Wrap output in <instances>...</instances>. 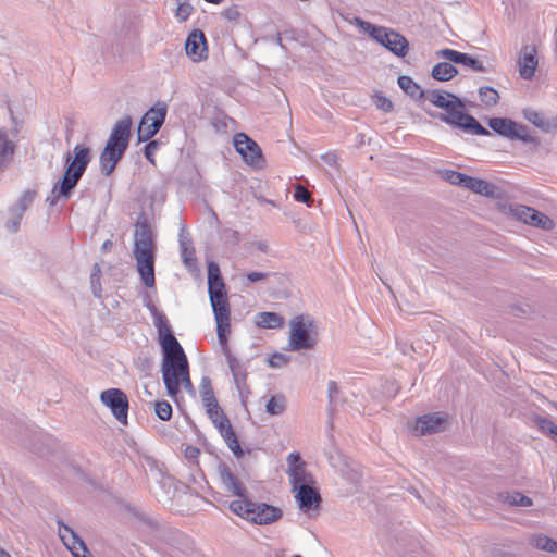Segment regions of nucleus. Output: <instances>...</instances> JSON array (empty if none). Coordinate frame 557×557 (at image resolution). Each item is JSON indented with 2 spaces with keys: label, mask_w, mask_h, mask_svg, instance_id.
Segmentation results:
<instances>
[{
  "label": "nucleus",
  "mask_w": 557,
  "mask_h": 557,
  "mask_svg": "<svg viewBox=\"0 0 557 557\" xmlns=\"http://www.w3.org/2000/svg\"><path fill=\"white\" fill-rule=\"evenodd\" d=\"M230 510L238 517L260 525H268L280 520L283 516L281 508L245 499L231 502Z\"/></svg>",
  "instance_id": "6"
},
{
  "label": "nucleus",
  "mask_w": 557,
  "mask_h": 557,
  "mask_svg": "<svg viewBox=\"0 0 557 557\" xmlns=\"http://www.w3.org/2000/svg\"><path fill=\"white\" fill-rule=\"evenodd\" d=\"M488 126L496 134L508 139H519L524 144L535 143V138L530 135L529 127L519 124L507 117H492L488 120Z\"/></svg>",
  "instance_id": "10"
},
{
  "label": "nucleus",
  "mask_w": 557,
  "mask_h": 557,
  "mask_svg": "<svg viewBox=\"0 0 557 557\" xmlns=\"http://www.w3.org/2000/svg\"><path fill=\"white\" fill-rule=\"evenodd\" d=\"M425 100L433 106L445 110L440 119L450 125L461 128L466 133L480 136H488L491 132L483 127L475 117L463 112L462 101L454 94L445 90H426Z\"/></svg>",
  "instance_id": "1"
},
{
  "label": "nucleus",
  "mask_w": 557,
  "mask_h": 557,
  "mask_svg": "<svg viewBox=\"0 0 557 557\" xmlns=\"http://www.w3.org/2000/svg\"><path fill=\"white\" fill-rule=\"evenodd\" d=\"M290 484L293 491L298 490L301 485H313L315 483L313 476L306 471L305 463L289 469Z\"/></svg>",
  "instance_id": "21"
},
{
  "label": "nucleus",
  "mask_w": 557,
  "mask_h": 557,
  "mask_svg": "<svg viewBox=\"0 0 557 557\" xmlns=\"http://www.w3.org/2000/svg\"><path fill=\"white\" fill-rule=\"evenodd\" d=\"M233 380H234L236 389L238 392L240 401H242V404L245 405L247 403V399H248L249 395H250V389H249V387L247 385V373L243 374V375H239V376H236V377H233Z\"/></svg>",
  "instance_id": "36"
},
{
  "label": "nucleus",
  "mask_w": 557,
  "mask_h": 557,
  "mask_svg": "<svg viewBox=\"0 0 557 557\" xmlns=\"http://www.w3.org/2000/svg\"><path fill=\"white\" fill-rule=\"evenodd\" d=\"M295 498L298 503L299 509L309 513L311 510H318L322 502L321 495L313 485H301L298 490H295Z\"/></svg>",
  "instance_id": "16"
},
{
  "label": "nucleus",
  "mask_w": 557,
  "mask_h": 557,
  "mask_svg": "<svg viewBox=\"0 0 557 557\" xmlns=\"http://www.w3.org/2000/svg\"><path fill=\"white\" fill-rule=\"evenodd\" d=\"M227 444V447L233 451V454L237 457V458H240L243 457L244 455V451L239 445V442L237 440V436L234 437V438H231L228 441L225 442Z\"/></svg>",
  "instance_id": "54"
},
{
  "label": "nucleus",
  "mask_w": 557,
  "mask_h": 557,
  "mask_svg": "<svg viewBox=\"0 0 557 557\" xmlns=\"http://www.w3.org/2000/svg\"><path fill=\"white\" fill-rule=\"evenodd\" d=\"M186 54L195 62L207 58L208 48L203 32L200 29L193 30L185 42Z\"/></svg>",
  "instance_id": "17"
},
{
  "label": "nucleus",
  "mask_w": 557,
  "mask_h": 557,
  "mask_svg": "<svg viewBox=\"0 0 557 557\" xmlns=\"http://www.w3.org/2000/svg\"><path fill=\"white\" fill-rule=\"evenodd\" d=\"M339 394L338 386L335 381H330L327 383V397H329V413L330 417L333 416L336 405V399Z\"/></svg>",
  "instance_id": "45"
},
{
  "label": "nucleus",
  "mask_w": 557,
  "mask_h": 557,
  "mask_svg": "<svg viewBox=\"0 0 557 557\" xmlns=\"http://www.w3.org/2000/svg\"><path fill=\"white\" fill-rule=\"evenodd\" d=\"M132 117L126 115L120 119L113 126L106 147L100 153V171L109 176L115 170L116 164L128 148L131 139Z\"/></svg>",
  "instance_id": "3"
},
{
  "label": "nucleus",
  "mask_w": 557,
  "mask_h": 557,
  "mask_svg": "<svg viewBox=\"0 0 557 557\" xmlns=\"http://www.w3.org/2000/svg\"><path fill=\"white\" fill-rule=\"evenodd\" d=\"M220 483L223 490L238 497L239 499L247 498V490L243 482L232 471L231 467L225 462H220L216 468Z\"/></svg>",
  "instance_id": "14"
},
{
  "label": "nucleus",
  "mask_w": 557,
  "mask_h": 557,
  "mask_svg": "<svg viewBox=\"0 0 557 557\" xmlns=\"http://www.w3.org/2000/svg\"><path fill=\"white\" fill-rule=\"evenodd\" d=\"M134 237V257L137 271L143 284L147 287H153L156 283L153 243L151 228L146 218L138 219L135 225Z\"/></svg>",
  "instance_id": "2"
},
{
  "label": "nucleus",
  "mask_w": 557,
  "mask_h": 557,
  "mask_svg": "<svg viewBox=\"0 0 557 557\" xmlns=\"http://www.w3.org/2000/svg\"><path fill=\"white\" fill-rule=\"evenodd\" d=\"M221 15L228 22H237L240 16H242V13L238 9V5H231L228 8H225Z\"/></svg>",
  "instance_id": "50"
},
{
  "label": "nucleus",
  "mask_w": 557,
  "mask_h": 557,
  "mask_svg": "<svg viewBox=\"0 0 557 557\" xmlns=\"http://www.w3.org/2000/svg\"><path fill=\"white\" fill-rule=\"evenodd\" d=\"M539 428L543 431L548 433L552 438L557 443V425L547 418H541L539 417L536 419Z\"/></svg>",
  "instance_id": "46"
},
{
  "label": "nucleus",
  "mask_w": 557,
  "mask_h": 557,
  "mask_svg": "<svg viewBox=\"0 0 557 557\" xmlns=\"http://www.w3.org/2000/svg\"><path fill=\"white\" fill-rule=\"evenodd\" d=\"M479 97L480 100L486 106V107H494L499 101V95L496 89L493 87H481L479 89Z\"/></svg>",
  "instance_id": "32"
},
{
  "label": "nucleus",
  "mask_w": 557,
  "mask_h": 557,
  "mask_svg": "<svg viewBox=\"0 0 557 557\" xmlns=\"http://www.w3.org/2000/svg\"><path fill=\"white\" fill-rule=\"evenodd\" d=\"M287 461H288L289 469H292V467H298L300 463H304L300 460L299 455L298 454H293V453L288 455Z\"/></svg>",
  "instance_id": "60"
},
{
  "label": "nucleus",
  "mask_w": 557,
  "mask_h": 557,
  "mask_svg": "<svg viewBox=\"0 0 557 557\" xmlns=\"http://www.w3.org/2000/svg\"><path fill=\"white\" fill-rule=\"evenodd\" d=\"M34 198H35L34 193L30 190H26L18 198L17 202L15 205H13L10 209L14 210L15 212L24 214V212L27 210V208L34 201Z\"/></svg>",
  "instance_id": "37"
},
{
  "label": "nucleus",
  "mask_w": 557,
  "mask_h": 557,
  "mask_svg": "<svg viewBox=\"0 0 557 557\" xmlns=\"http://www.w3.org/2000/svg\"><path fill=\"white\" fill-rule=\"evenodd\" d=\"M294 198H295V200H297L299 202L307 203L308 206L310 205V201L312 200L310 193L302 185L296 186V188L294 190Z\"/></svg>",
  "instance_id": "49"
},
{
  "label": "nucleus",
  "mask_w": 557,
  "mask_h": 557,
  "mask_svg": "<svg viewBox=\"0 0 557 557\" xmlns=\"http://www.w3.org/2000/svg\"><path fill=\"white\" fill-rule=\"evenodd\" d=\"M509 210H510L511 215L515 216L517 220H519L525 224L530 223L532 213H533V208L524 206V205L516 203V205H511Z\"/></svg>",
  "instance_id": "31"
},
{
  "label": "nucleus",
  "mask_w": 557,
  "mask_h": 557,
  "mask_svg": "<svg viewBox=\"0 0 557 557\" xmlns=\"http://www.w3.org/2000/svg\"><path fill=\"white\" fill-rule=\"evenodd\" d=\"M0 557H11V555L4 549L0 548Z\"/></svg>",
  "instance_id": "64"
},
{
  "label": "nucleus",
  "mask_w": 557,
  "mask_h": 557,
  "mask_svg": "<svg viewBox=\"0 0 557 557\" xmlns=\"http://www.w3.org/2000/svg\"><path fill=\"white\" fill-rule=\"evenodd\" d=\"M180 245H181V250H182L183 262L185 264H189V258L186 256V251H187V247L191 245V240L189 238H187V236H185L184 227H182L181 233H180Z\"/></svg>",
  "instance_id": "53"
},
{
  "label": "nucleus",
  "mask_w": 557,
  "mask_h": 557,
  "mask_svg": "<svg viewBox=\"0 0 557 557\" xmlns=\"http://www.w3.org/2000/svg\"><path fill=\"white\" fill-rule=\"evenodd\" d=\"M235 150L244 161L253 166H261L264 162L259 145L245 133H237L234 136Z\"/></svg>",
  "instance_id": "13"
},
{
  "label": "nucleus",
  "mask_w": 557,
  "mask_h": 557,
  "mask_svg": "<svg viewBox=\"0 0 557 557\" xmlns=\"http://www.w3.org/2000/svg\"><path fill=\"white\" fill-rule=\"evenodd\" d=\"M168 113L165 103L157 102L141 117L137 137L138 141L150 140L161 128Z\"/></svg>",
  "instance_id": "9"
},
{
  "label": "nucleus",
  "mask_w": 557,
  "mask_h": 557,
  "mask_svg": "<svg viewBox=\"0 0 557 557\" xmlns=\"http://www.w3.org/2000/svg\"><path fill=\"white\" fill-rule=\"evenodd\" d=\"M461 65H465L475 72L485 73L487 72V67L483 64L482 61L471 57L468 53H465L462 61H460Z\"/></svg>",
  "instance_id": "44"
},
{
  "label": "nucleus",
  "mask_w": 557,
  "mask_h": 557,
  "mask_svg": "<svg viewBox=\"0 0 557 557\" xmlns=\"http://www.w3.org/2000/svg\"><path fill=\"white\" fill-rule=\"evenodd\" d=\"M11 219L7 222V228L12 232L16 233L20 228L21 221L24 214L15 212L14 210L10 209Z\"/></svg>",
  "instance_id": "48"
},
{
  "label": "nucleus",
  "mask_w": 557,
  "mask_h": 557,
  "mask_svg": "<svg viewBox=\"0 0 557 557\" xmlns=\"http://www.w3.org/2000/svg\"><path fill=\"white\" fill-rule=\"evenodd\" d=\"M467 174H463L461 172L455 171V170H445L443 173V177L445 181L453 185L461 186L463 187Z\"/></svg>",
  "instance_id": "42"
},
{
  "label": "nucleus",
  "mask_w": 557,
  "mask_h": 557,
  "mask_svg": "<svg viewBox=\"0 0 557 557\" xmlns=\"http://www.w3.org/2000/svg\"><path fill=\"white\" fill-rule=\"evenodd\" d=\"M74 157L71 154L66 156V169L59 184L54 185L51 190V196L47 198V201L51 206H54L60 197L69 199L72 190L77 185L78 181L85 173L90 162V149L83 145H76L74 147Z\"/></svg>",
  "instance_id": "4"
},
{
  "label": "nucleus",
  "mask_w": 557,
  "mask_h": 557,
  "mask_svg": "<svg viewBox=\"0 0 557 557\" xmlns=\"http://www.w3.org/2000/svg\"><path fill=\"white\" fill-rule=\"evenodd\" d=\"M465 188L483 196H491L493 194L494 186L485 180L467 176Z\"/></svg>",
  "instance_id": "26"
},
{
  "label": "nucleus",
  "mask_w": 557,
  "mask_h": 557,
  "mask_svg": "<svg viewBox=\"0 0 557 557\" xmlns=\"http://www.w3.org/2000/svg\"><path fill=\"white\" fill-rule=\"evenodd\" d=\"M100 400L110 408L112 414L120 423L127 424L128 399L122 389H106L100 394Z\"/></svg>",
  "instance_id": "12"
},
{
  "label": "nucleus",
  "mask_w": 557,
  "mask_h": 557,
  "mask_svg": "<svg viewBox=\"0 0 557 557\" xmlns=\"http://www.w3.org/2000/svg\"><path fill=\"white\" fill-rule=\"evenodd\" d=\"M256 325L261 329H281L284 325V318L276 312L263 311L257 313Z\"/></svg>",
  "instance_id": "22"
},
{
  "label": "nucleus",
  "mask_w": 557,
  "mask_h": 557,
  "mask_svg": "<svg viewBox=\"0 0 557 557\" xmlns=\"http://www.w3.org/2000/svg\"><path fill=\"white\" fill-rule=\"evenodd\" d=\"M59 532L61 540L72 552L74 557H81L76 552L77 549H82L84 553L88 552L84 541L73 531V529L62 522H59Z\"/></svg>",
  "instance_id": "20"
},
{
  "label": "nucleus",
  "mask_w": 557,
  "mask_h": 557,
  "mask_svg": "<svg viewBox=\"0 0 557 557\" xmlns=\"http://www.w3.org/2000/svg\"><path fill=\"white\" fill-rule=\"evenodd\" d=\"M111 246H112V242H111V240H106V242L102 244L101 249H102L103 251H107Z\"/></svg>",
  "instance_id": "62"
},
{
  "label": "nucleus",
  "mask_w": 557,
  "mask_h": 557,
  "mask_svg": "<svg viewBox=\"0 0 557 557\" xmlns=\"http://www.w3.org/2000/svg\"><path fill=\"white\" fill-rule=\"evenodd\" d=\"M537 67V51L534 46L525 45L519 58V74L523 79H531Z\"/></svg>",
  "instance_id": "18"
},
{
  "label": "nucleus",
  "mask_w": 557,
  "mask_h": 557,
  "mask_svg": "<svg viewBox=\"0 0 557 557\" xmlns=\"http://www.w3.org/2000/svg\"><path fill=\"white\" fill-rule=\"evenodd\" d=\"M446 419L440 413H429L416 419L412 432L417 436L434 434L445 429Z\"/></svg>",
  "instance_id": "15"
},
{
  "label": "nucleus",
  "mask_w": 557,
  "mask_h": 557,
  "mask_svg": "<svg viewBox=\"0 0 557 557\" xmlns=\"http://www.w3.org/2000/svg\"><path fill=\"white\" fill-rule=\"evenodd\" d=\"M210 304H211L212 308H216V306L218 307H224V306L230 305L227 296H223L222 298H220V297L219 298H211L210 299Z\"/></svg>",
  "instance_id": "59"
},
{
  "label": "nucleus",
  "mask_w": 557,
  "mask_h": 557,
  "mask_svg": "<svg viewBox=\"0 0 557 557\" xmlns=\"http://www.w3.org/2000/svg\"><path fill=\"white\" fill-rule=\"evenodd\" d=\"M529 225L540 227L545 231H549L554 227V222L550 218H548L544 213L539 212L535 209H533L532 218H531Z\"/></svg>",
  "instance_id": "33"
},
{
  "label": "nucleus",
  "mask_w": 557,
  "mask_h": 557,
  "mask_svg": "<svg viewBox=\"0 0 557 557\" xmlns=\"http://www.w3.org/2000/svg\"><path fill=\"white\" fill-rule=\"evenodd\" d=\"M268 276H269V273H264V272H250V273L247 274V280L250 283H255V282H258V281H261V280H265Z\"/></svg>",
  "instance_id": "56"
},
{
  "label": "nucleus",
  "mask_w": 557,
  "mask_h": 557,
  "mask_svg": "<svg viewBox=\"0 0 557 557\" xmlns=\"http://www.w3.org/2000/svg\"><path fill=\"white\" fill-rule=\"evenodd\" d=\"M288 350L311 349L317 344L315 324L309 315H296L289 323Z\"/></svg>",
  "instance_id": "7"
},
{
  "label": "nucleus",
  "mask_w": 557,
  "mask_h": 557,
  "mask_svg": "<svg viewBox=\"0 0 557 557\" xmlns=\"http://www.w3.org/2000/svg\"><path fill=\"white\" fill-rule=\"evenodd\" d=\"M223 354L233 377L247 373L245 366L232 354L231 349L223 350Z\"/></svg>",
  "instance_id": "30"
},
{
  "label": "nucleus",
  "mask_w": 557,
  "mask_h": 557,
  "mask_svg": "<svg viewBox=\"0 0 557 557\" xmlns=\"http://www.w3.org/2000/svg\"><path fill=\"white\" fill-rule=\"evenodd\" d=\"M193 255H194V250H193V249L190 250V249H189V247H187L186 256L189 258V262H190L191 260H195V258L193 257Z\"/></svg>",
  "instance_id": "63"
},
{
  "label": "nucleus",
  "mask_w": 557,
  "mask_h": 557,
  "mask_svg": "<svg viewBox=\"0 0 557 557\" xmlns=\"http://www.w3.org/2000/svg\"><path fill=\"white\" fill-rule=\"evenodd\" d=\"M186 455L188 458H195L199 455V449L196 447H188L186 449Z\"/></svg>",
  "instance_id": "61"
},
{
  "label": "nucleus",
  "mask_w": 557,
  "mask_h": 557,
  "mask_svg": "<svg viewBox=\"0 0 557 557\" xmlns=\"http://www.w3.org/2000/svg\"><path fill=\"white\" fill-rule=\"evenodd\" d=\"M458 74L457 67L450 62H438L432 69L431 75L435 81L447 82Z\"/></svg>",
  "instance_id": "24"
},
{
  "label": "nucleus",
  "mask_w": 557,
  "mask_h": 557,
  "mask_svg": "<svg viewBox=\"0 0 557 557\" xmlns=\"http://www.w3.org/2000/svg\"><path fill=\"white\" fill-rule=\"evenodd\" d=\"M463 55H465L463 52H460V51H457L454 49H449V48H444V49L436 51L437 58L445 59L448 62H450L451 64L453 63L460 64V61H462Z\"/></svg>",
  "instance_id": "39"
},
{
  "label": "nucleus",
  "mask_w": 557,
  "mask_h": 557,
  "mask_svg": "<svg viewBox=\"0 0 557 557\" xmlns=\"http://www.w3.org/2000/svg\"><path fill=\"white\" fill-rule=\"evenodd\" d=\"M215 321H231V309L230 305L224 307L212 308Z\"/></svg>",
  "instance_id": "52"
},
{
  "label": "nucleus",
  "mask_w": 557,
  "mask_h": 557,
  "mask_svg": "<svg viewBox=\"0 0 557 557\" xmlns=\"http://www.w3.org/2000/svg\"><path fill=\"white\" fill-rule=\"evenodd\" d=\"M208 292L210 299L227 296L225 284L215 263H210L208 267Z\"/></svg>",
  "instance_id": "19"
},
{
  "label": "nucleus",
  "mask_w": 557,
  "mask_h": 557,
  "mask_svg": "<svg viewBox=\"0 0 557 557\" xmlns=\"http://www.w3.org/2000/svg\"><path fill=\"white\" fill-rule=\"evenodd\" d=\"M218 339L221 345L222 351L230 349L227 344V334L231 332L230 321H215Z\"/></svg>",
  "instance_id": "35"
},
{
  "label": "nucleus",
  "mask_w": 557,
  "mask_h": 557,
  "mask_svg": "<svg viewBox=\"0 0 557 557\" xmlns=\"http://www.w3.org/2000/svg\"><path fill=\"white\" fill-rule=\"evenodd\" d=\"M200 396L207 411H212V409L220 407L211 385V380L208 376L201 379Z\"/></svg>",
  "instance_id": "23"
},
{
  "label": "nucleus",
  "mask_w": 557,
  "mask_h": 557,
  "mask_svg": "<svg viewBox=\"0 0 557 557\" xmlns=\"http://www.w3.org/2000/svg\"><path fill=\"white\" fill-rule=\"evenodd\" d=\"M290 361V357L281 352H274L269 358V366L271 368H281L286 366Z\"/></svg>",
  "instance_id": "47"
},
{
  "label": "nucleus",
  "mask_w": 557,
  "mask_h": 557,
  "mask_svg": "<svg viewBox=\"0 0 557 557\" xmlns=\"http://www.w3.org/2000/svg\"><path fill=\"white\" fill-rule=\"evenodd\" d=\"M530 544L540 550L557 553V542L544 534H536L530 539Z\"/></svg>",
  "instance_id": "29"
},
{
  "label": "nucleus",
  "mask_w": 557,
  "mask_h": 557,
  "mask_svg": "<svg viewBox=\"0 0 557 557\" xmlns=\"http://www.w3.org/2000/svg\"><path fill=\"white\" fill-rule=\"evenodd\" d=\"M176 2H177V8L175 11V17L180 22H186L190 17V15L194 13L195 9L187 1L176 0Z\"/></svg>",
  "instance_id": "38"
},
{
  "label": "nucleus",
  "mask_w": 557,
  "mask_h": 557,
  "mask_svg": "<svg viewBox=\"0 0 557 557\" xmlns=\"http://www.w3.org/2000/svg\"><path fill=\"white\" fill-rule=\"evenodd\" d=\"M523 115L530 123H532L536 127L547 129V123L545 122V119L542 113L536 112L534 110H524Z\"/></svg>",
  "instance_id": "43"
},
{
  "label": "nucleus",
  "mask_w": 557,
  "mask_h": 557,
  "mask_svg": "<svg viewBox=\"0 0 557 557\" xmlns=\"http://www.w3.org/2000/svg\"><path fill=\"white\" fill-rule=\"evenodd\" d=\"M148 308L150 309L153 315L154 326L158 330L159 342L162 348L163 358L165 356H170L183 349V347L174 336L173 332L171 331L165 314L158 311V309L153 305L148 306Z\"/></svg>",
  "instance_id": "11"
},
{
  "label": "nucleus",
  "mask_w": 557,
  "mask_h": 557,
  "mask_svg": "<svg viewBox=\"0 0 557 557\" xmlns=\"http://www.w3.org/2000/svg\"><path fill=\"white\" fill-rule=\"evenodd\" d=\"M157 417L162 421H169L172 417V406L166 400H159L154 404Z\"/></svg>",
  "instance_id": "40"
},
{
  "label": "nucleus",
  "mask_w": 557,
  "mask_h": 557,
  "mask_svg": "<svg viewBox=\"0 0 557 557\" xmlns=\"http://www.w3.org/2000/svg\"><path fill=\"white\" fill-rule=\"evenodd\" d=\"M286 410V397L283 394L273 395L265 404V411L271 416H281Z\"/></svg>",
  "instance_id": "28"
},
{
  "label": "nucleus",
  "mask_w": 557,
  "mask_h": 557,
  "mask_svg": "<svg viewBox=\"0 0 557 557\" xmlns=\"http://www.w3.org/2000/svg\"><path fill=\"white\" fill-rule=\"evenodd\" d=\"M159 148L158 140H150L144 148L145 158L152 164H154V153Z\"/></svg>",
  "instance_id": "51"
},
{
  "label": "nucleus",
  "mask_w": 557,
  "mask_h": 557,
  "mask_svg": "<svg viewBox=\"0 0 557 557\" xmlns=\"http://www.w3.org/2000/svg\"><path fill=\"white\" fill-rule=\"evenodd\" d=\"M360 25L376 42L385 47L396 57L403 58L408 53L409 42L398 32L363 21L360 22Z\"/></svg>",
  "instance_id": "8"
},
{
  "label": "nucleus",
  "mask_w": 557,
  "mask_h": 557,
  "mask_svg": "<svg viewBox=\"0 0 557 557\" xmlns=\"http://www.w3.org/2000/svg\"><path fill=\"white\" fill-rule=\"evenodd\" d=\"M15 146L9 140L5 132L0 131V171L3 170L14 154Z\"/></svg>",
  "instance_id": "27"
},
{
  "label": "nucleus",
  "mask_w": 557,
  "mask_h": 557,
  "mask_svg": "<svg viewBox=\"0 0 557 557\" xmlns=\"http://www.w3.org/2000/svg\"><path fill=\"white\" fill-rule=\"evenodd\" d=\"M399 87L410 97L416 99H424L426 90L420 88V86L407 75H400L397 79Z\"/></svg>",
  "instance_id": "25"
},
{
  "label": "nucleus",
  "mask_w": 557,
  "mask_h": 557,
  "mask_svg": "<svg viewBox=\"0 0 557 557\" xmlns=\"http://www.w3.org/2000/svg\"><path fill=\"white\" fill-rule=\"evenodd\" d=\"M220 434L224 438L225 442L231 438L236 437V434H235L231 423H227L226 426L220 431Z\"/></svg>",
  "instance_id": "55"
},
{
  "label": "nucleus",
  "mask_w": 557,
  "mask_h": 557,
  "mask_svg": "<svg viewBox=\"0 0 557 557\" xmlns=\"http://www.w3.org/2000/svg\"><path fill=\"white\" fill-rule=\"evenodd\" d=\"M505 502L512 506L529 507L532 505V499L519 492L508 494Z\"/></svg>",
  "instance_id": "41"
},
{
  "label": "nucleus",
  "mask_w": 557,
  "mask_h": 557,
  "mask_svg": "<svg viewBox=\"0 0 557 557\" xmlns=\"http://www.w3.org/2000/svg\"><path fill=\"white\" fill-rule=\"evenodd\" d=\"M162 377L170 396L174 397L183 385L186 389L193 388L189 376V366L184 349L162 359Z\"/></svg>",
  "instance_id": "5"
},
{
  "label": "nucleus",
  "mask_w": 557,
  "mask_h": 557,
  "mask_svg": "<svg viewBox=\"0 0 557 557\" xmlns=\"http://www.w3.org/2000/svg\"><path fill=\"white\" fill-rule=\"evenodd\" d=\"M207 413L219 432L223 430L227 423H231L221 407L214 408L212 411H207Z\"/></svg>",
  "instance_id": "34"
},
{
  "label": "nucleus",
  "mask_w": 557,
  "mask_h": 557,
  "mask_svg": "<svg viewBox=\"0 0 557 557\" xmlns=\"http://www.w3.org/2000/svg\"><path fill=\"white\" fill-rule=\"evenodd\" d=\"M343 476H345L347 480H349L354 484H357L361 478L360 473L354 469H351L348 472L343 471Z\"/></svg>",
  "instance_id": "58"
},
{
  "label": "nucleus",
  "mask_w": 557,
  "mask_h": 557,
  "mask_svg": "<svg viewBox=\"0 0 557 557\" xmlns=\"http://www.w3.org/2000/svg\"><path fill=\"white\" fill-rule=\"evenodd\" d=\"M377 107L383 111L388 112L393 109V103L387 98L381 96L377 99Z\"/></svg>",
  "instance_id": "57"
}]
</instances>
